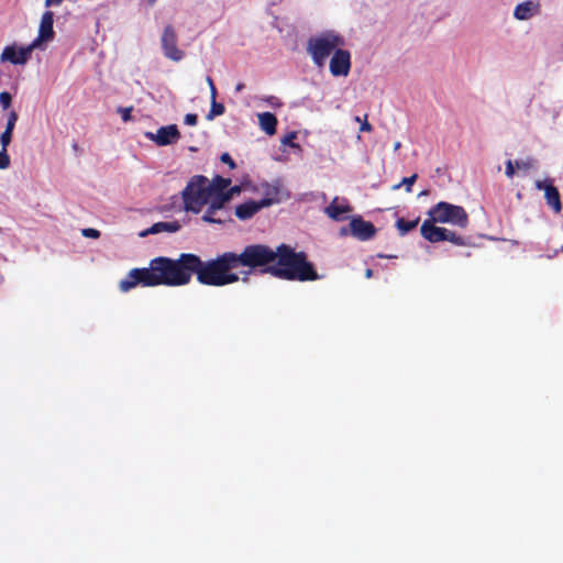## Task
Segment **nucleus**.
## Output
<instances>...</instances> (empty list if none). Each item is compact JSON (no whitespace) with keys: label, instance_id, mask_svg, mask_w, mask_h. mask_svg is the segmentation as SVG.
Wrapping results in <instances>:
<instances>
[{"label":"nucleus","instance_id":"2f4dec72","mask_svg":"<svg viewBox=\"0 0 563 563\" xmlns=\"http://www.w3.org/2000/svg\"><path fill=\"white\" fill-rule=\"evenodd\" d=\"M220 161L222 163L227 164L231 169H234L236 167L235 162L233 161L231 155L229 153H227V152L221 154Z\"/></svg>","mask_w":563,"mask_h":563},{"label":"nucleus","instance_id":"f257e3e1","mask_svg":"<svg viewBox=\"0 0 563 563\" xmlns=\"http://www.w3.org/2000/svg\"><path fill=\"white\" fill-rule=\"evenodd\" d=\"M239 267L251 271L261 268L262 273L284 280L313 282L319 275L305 252H296L294 247L282 243L276 249L266 244H249L241 253H236Z\"/></svg>","mask_w":563,"mask_h":563},{"label":"nucleus","instance_id":"a18cd8bd","mask_svg":"<svg viewBox=\"0 0 563 563\" xmlns=\"http://www.w3.org/2000/svg\"><path fill=\"white\" fill-rule=\"evenodd\" d=\"M206 81H207V85L209 86V88H210L211 86H214L213 79H212L210 76H208V77L206 78Z\"/></svg>","mask_w":563,"mask_h":563},{"label":"nucleus","instance_id":"cd10ccee","mask_svg":"<svg viewBox=\"0 0 563 563\" xmlns=\"http://www.w3.org/2000/svg\"><path fill=\"white\" fill-rule=\"evenodd\" d=\"M132 110H133V107H126V108L119 107L117 111H118V113L121 114L122 120L124 122H128V121L132 120V117H131Z\"/></svg>","mask_w":563,"mask_h":563},{"label":"nucleus","instance_id":"c85d7f7f","mask_svg":"<svg viewBox=\"0 0 563 563\" xmlns=\"http://www.w3.org/2000/svg\"><path fill=\"white\" fill-rule=\"evenodd\" d=\"M10 166V157L7 150L1 148L0 151V169H5Z\"/></svg>","mask_w":563,"mask_h":563},{"label":"nucleus","instance_id":"39448f33","mask_svg":"<svg viewBox=\"0 0 563 563\" xmlns=\"http://www.w3.org/2000/svg\"><path fill=\"white\" fill-rule=\"evenodd\" d=\"M345 44L343 36L334 31H327L310 37L307 42V52L318 67H322L325 59L338 48Z\"/></svg>","mask_w":563,"mask_h":563},{"label":"nucleus","instance_id":"6e6552de","mask_svg":"<svg viewBox=\"0 0 563 563\" xmlns=\"http://www.w3.org/2000/svg\"><path fill=\"white\" fill-rule=\"evenodd\" d=\"M161 42L165 57L174 62H179L184 58L185 52L177 47V34L172 25L165 26Z\"/></svg>","mask_w":563,"mask_h":563},{"label":"nucleus","instance_id":"c756f323","mask_svg":"<svg viewBox=\"0 0 563 563\" xmlns=\"http://www.w3.org/2000/svg\"><path fill=\"white\" fill-rule=\"evenodd\" d=\"M355 121L361 123L360 131L361 132H371L373 126L367 121V114H365L364 120L362 121L360 117H355Z\"/></svg>","mask_w":563,"mask_h":563},{"label":"nucleus","instance_id":"58836bf2","mask_svg":"<svg viewBox=\"0 0 563 563\" xmlns=\"http://www.w3.org/2000/svg\"><path fill=\"white\" fill-rule=\"evenodd\" d=\"M18 119H19L18 113H16L14 110H12V111L9 113V115H8V121H7V122H11V123H14V124H15V123H16V121H18Z\"/></svg>","mask_w":563,"mask_h":563},{"label":"nucleus","instance_id":"20e7f679","mask_svg":"<svg viewBox=\"0 0 563 563\" xmlns=\"http://www.w3.org/2000/svg\"><path fill=\"white\" fill-rule=\"evenodd\" d=\"M211 195L209 179L206 176L196 175L191 177L181 191L185 210L194 213L201 212L203 207L210 201Z\"/></svg>","mask_w":563,"mask_h":563},{"label":"nucleus","instance_id":"f3484780","mask_svg":"<svg viewBox=\"0 0 563 563\" xmlns=\"http://www.w3.org/2000/svg\"><path fill=\"white\" fill-rule=\"evenodd\" d=\"M540 4L533 1H525L519 3L514 11V16L517 20H529L534 14L539 13Z\"/></svg>","mask_w":563,"mask_h":563},{"label":"nucleus","instance_id":"dca6fc26","mask_svg":"<svg viewBox=\"0 0 563 563\" xmlns=\"http://www.w3.org/2000/svg\"><path fill=\"white\" fill-rule=\"evenodd\" d=\"M201 220L207 223L225 224L232 221V209L207 208Z\"/></svg>","mask_w":563,"mask_h":563},{"label":"nucleus","instance_id":"412c9836","mask_svg":"<svg viewBox=\"0 0 563 563\" xmlns=\"http://www.w3.org/2000/svg\"><path fill=\"white\" fill-rule=\"evenodd\" d=\"M232 180L231 178H225L220 175H216L211 180H209V189L212 194L221 190H225Z\"/></svg>","mask_w":563,"mask_h":563},{"label":"nucleus","instance_id":"37998d69","mask_svg":"<svg viewBox=\"0 0 563 563\" xmlns=\"http://www.w3.org/2000/svg\"><path fill=\"white\" fill-rule=\"evenodd\" d=\"M347 234H351V232H350V225H349V227H343V228H341V230H340V235L345 236V235H347Z\"/></svg>","mask_w":563,"mask_h":563},{"label":"nucleus","instance_id":"72a5a7b5","mask_svg":"<svg viewBox=\"0 0 563 563\" xmlns=\"http://www.w3.org/2000/svg\"><path fill=\"white\" fill-rule=\"evenodd\" d=\"M515 168H517L515 162H512L511 159H508L506 162V170H505V174L508 178H512L515 176V173H516Z\"/></svg>","mask_w":563,"mask_h":563},{"label":"nucleus","instance_id":"79ce46f5","mask_svg":"<svg viewBox=\"0 0 563 563\" xmlns=\"http://www.w3.org/2000/svg\"><path fill=\"white\" fill-rule=\"evenodd\" d=\"M15 128V124L14 123H11V122H7V125H5V129H4V132H11L13 133V130Z\"/></svg>","mask_w":563,"mask_h":563},{"label":"nucleus","instance_id":"1a4fd4ad","mask_svg":"<svg viewBox=\"0 0 563 563\" xmlns=\"http://www.w3.org/2000/svg\"><path fill=\"white\" fill-rule=\"evenodd\" d=\"M277 200L264 197L258 201L249 200L235 207L234 214L239 220L246 221L253 218L263 208L271 207Z\"/></svg>","mask_w":563,"mask_h":563},{"label":"nucleus","instance_id":"09e8293b","mask_svg":"<svg viewBox=\"0 0 563 563\" xmlns=\"http://www.w3.org/2000/svg\"><path fill=\"white\" fill-rule=\"evenodd\" d=\"M157 0H147L150 5H154Z\"/></svg>","mask_w":563,"mask_h":563},{"label":"nucleus","instance_id":"de8ad7c7","mask_svg":"<svg viewBox=\"0 0 563 563\" xmlns=\"http://www.w3.org/2000/svg\"><path fill=\"white\" fill-rule=\"evenodd\" d=\"M401 147V143L400 142H396L394 144V151L397 152L399 148Z\"/></svg>","mask_w":563,"mask_h":563},{"label":"nucleus","instance_id":"6ab92c4d","mask_svg":"<svg viewBox=\"0 0 563 563\" xmlns=\"http://www.w3.org/2000/svg\"><path fill=\"white\" fill-rule=\"evenodd\" d=\"M180 224L178 221H172V222H157V223H154L145 233H143L142 235H145L147 233H152V234H156V233H159V232H163V231H166V232H170V233H174V232H177L180 230Z\"/></svg>","mask_w":563,"mask_h":563},{"label":"nucleus","instance_id":"0eeeda50","mask_svg":"<svg viewBox=\"0 0 563 563\" xmlns=\"http://www.w3.org/2000/svg\"><path fill=\"white\" fill-rule=\"evenodd\" d=\"M420 232L421 235L431 243L448 241L457 246L468 245V239L450 229L433 225L432 221H423Z\"/></svg>","mask_w":563,"mask_h":563},{"label":"nucleus","instance_id":"4c0bfd02","mask_svg":"<svg viewBox=\"0 0 563 563\" xmlns=\"http://www.w3.org/2000/svg\"><path fill=\"white\" fill-rule=\"evenodd\" d=\"M227 190L230 192L231 197L233 198L236 195H240L242 191V187L240 185H235L232 187H228Z\"/></svg>","mask_w":563,"mask_h":563},{"label":"nucleus","instance_id":"aec40b11","mask_svg":"<svg viewBox=\"0 0 563 563\" xmlns=\"http://www.w3.org/2000/svg\"><path fill=\"white\" fill-rule=\"evenodd\" d=\"M351 211L349 206H339L335 202V199L325 208V213L333 220L340 221L342 220V214Z\"/></svg>","mask_w":563,"mask_h":563},{"label":"nucleus","instance_id":"3c124183","mask_svg":"<svg viewBox=\"0 0 563 563\" xmlns=\"http://www.w3.org/2000/svg\"><path fill=\"white\" fill-rule=\"evenodd\" d=\"M379 257L393 258L394 256H391V255H388V256L379 255Z\"/></svg>","mask_w":563,"mask_h":563},{"label":"nucleus","instance_id":"8fccbe9b","mask_svg":"<svg viewBox=\"0 0 563 563\" xmlns=\"http://www.w3.org/2000/svg\"><path fill=\"white\" fill-rule=\"evenodd\" d=\"M73 148H74L75 151H78V145H77V143H74V144H73Z\"/></svg>","mask_w":563,"mask_h":563},{"label":"nucleus","instance_id":"9b49d317","mask_svg":"<svg viewBox=\"0 0 563 563\" xmlns=\"http://www.w3.org/2000/svg\"><path fill=\"white\" fill-rule=\"evenodd\" d=\"M351 69V54L341 47L334 51L330 60V73L335 76H347Z\"/></svg>","mask_w":563,"mask_h":563},{"label":"nucleus","instance_id":"f8f14e48","mask_svg":"<svg viewBox=\"0 0 563 563\" xmlns=\"http://www.w3.org/2000/svg\"><path fill=\"white\" fill-rule=\"evenodd\" d=\"M538 190H544V198L547 205L559 214L562 211L561 196L558 188L552 184V180H537L534 184Z\"/></svg>","mask_w":563,"mask_h":563},{"label":"nucleus","instance_id":"473e14b6","mask_svg":"<svg viewBox=\"0 0 563 563\" xmlns=\"http://www.w3.org/2000/svg\"><path fill=\"white\" fill-rule=\"evenodd\" d=\"M214 195L219 199H221V201H223L224 203L230 206V201L232 200V197H231L230 192L227 189L225 190H221V191H217V192H214Z\"/></svg>","mask_w":563,"mask_h":563},{"label":"nucleus","instance_id":"7ed1b4c3","mask_svg":"<svg viewBox=\"0 0 563 563\" xmlns=\"http://www.w3.org/2000/svg\"><path fill=\"white\" fill-rule=\"evenodd\" d=\"M198 262L196 277L201 285L222 287L240 280L233 272L239 267L235 252H224L208 261L198 256Z\"/></svg>","mask_w":563,"mask_h":563},{"label":"nucleus","instance_id":"ea45409f","mask_svg":"<svg viewBox=\"0 0 563 563\" xmlns=\"http://www.w3.org/2000/svg\"><path fill=\"white\" fill-rule=\"evenodd\" d=\"M63 2V0H45V5L51 7L53 4L58 5Z\"/></svg>","mask_w":563,"mask_h":563},{"label":"nucleus","instance_id":"4be33fe9","mask_svg":"<svg viewBox=\"0 0 563 563\" xmlns=\"http://www.w3.org/2000/svg\"><path fill=\"white\" fill-rule=\"evenodd\" d=\"M419 223V219L416 220H406L404 218H399L396 222V227L401 235L407 234L411 230H413Z\"/></svg>","mask_w":563,"mask_h":563},{"label":"nucleus","instance_id":"f03ea898","mask_svg":"<svg viewBox=\"0 0 563 563\" xmlns=\"http://www.w3.org/2000/svg\"><path fill=\"white\" fill-rule=\"evenodd\" d=\"M199 264L198 255L181 253L178 258L155 257L150 262L148 267L133 268L120 280L119 289L128 292L137 285L143 287L184 286L190 283L192 275H196V266Z\"/></svg>","mask_w":563,"mask_h":563},{"label":"nucleus","instance_id":"c9c22d12","mask_svg":"<svg viewBox=\"0 0 563 563\" xmlns=\"http://www.w3.org/2000/svg\"><path fill=\"white\" fill-rule=\"evenodd\" d=\"M185 124L196 125L198 122V115L196 113H187L184 119Z\"/></svg>","mask_w":563,"mask_h":563},{"label":"nucleus","instance_id":"ddd939ff","mask_svg":"<svg viewBox=\"0 0 563 563\" xmlns=\"http://www.w3.org/2000/svg\"><path fill=\"white\" fill-rule=\"evenodd\" d=\"M376 231L377 230L372 222L365 221L360 216L352 218L350 222L351 235L360 241H368L373 239L376 234Z\"/></svg>","mask_w":563,"mask_h":563},{"label":"nucleus","instance_id":"a211bd4d","mask_svg":"<svg viewBox=\"0 0 563 563\" xmlns=\"http://www.w3.org/2000/svg\"><path fill=\"white\" fill-rule=\"evenodd\" d=\"M258 121L261 129L265 131L268 135H273L276 133L277 119L275 114H273L272 112L260 113Z\"/></svg>","mask_w":563,"mask_h":563},{"label":"nucleus","instance_id":"4468645a","mask_svg":"<svg viewBox=\"0 0 563 563\" xmlns=\"http://www.w3.org/2000/svg\"><path fill=\"white\" fill-rule=\"evenodd\" d=\"M146 136L158 146H166L176 143L180 139V133L176 124H170L159 128L155 134L148 132Z\"/></svg>","mask_w":563,"mask_h":563},{"label":"nucleus","instance_id":"bb28decb","mask_svg":"<svg viewBox=\"0 0 563 563\" xmlns=\"http://www.w3.org/2000/svg\"><path fill=\"white\" fill-rule=\"evenodd\" d=\"M12 97L8 91H2L0 93V104L5 110L11 107Z\"/></svg>","mask_w":563,"mask_h":563},{"label":"nucleus","instance_id":"2eb2a0df","mask_svg":"<svg viewBox=\"0 0 563 563\" xmlns=\"http://www.w3.org/2000/svg\"><path fill=\"white\" fill-rule=\"evenodd\" d=\"M54 13L52 11H45L42 15L40 29H38V36L31 43L36 47L42 42H47L53 40L55 32H54Z\"/></svg>","mask_w":563,"mask_h":563},{"label":"nucleus","instance_id":"c03bdc74","mask_svg":"<svg viewBox=\"0 0 563 563\" xmlns=\"http://www.w3.org/2000/svg\"><path fill=\"white\" fill-rule=\"evenodd\" d=\"M245 88V85L243 82H239L235 86V91L241 92Z\"/></svg>","mask_w":563,"mask_h":563},{"label":"nucleus","instance_id":"a878e982","mask_svg":"<svg viewBox=\"0 0 563 563\" xmlns=\"http://www.w3.org/2000/svg\"><path fill=\"white\" fill-rule=\"evenodd\" d=\"M207 208L213 209H231L230 206L221 201L214 194L211 195L210 201H208Z\"/></svg>","mask_w":563,"mask_h":563},{"label":"nucleus","instance_id":"5701e85b","mask_svg":"<svg viewBox=\"0 0 563 563\" xmlns=\"http://www.w3.org/2000/svg\"><path fill=\"white\" fill-rule=\"evenodd\" d=\"M225 112V107L223 103L217 102L216 100L211 101V109L207 114V120L211 121L216 117L222 115Z\"/></svg>","mask_w":563,"mask_h":563},{"label":"nucleus","instance_id":"393cba45","mask_svg":"<svg viewBox=\"0 0 563 563\" xmlns=\"http://www.w3.org/2000/svg\"><path fill=\"white\" fill-rule=\"evenodd\" d=\"M516 167L521 170H529L534 168L536 159L532 157H529L527 159H518L515 162Z\"/></svg>","mask_w":563,"mask_h":563},{"label":"nucleus","instance_id":"a19ab883","mask_svg":"<svg viewBox=\"0 0 563 563\" xmlns=\"http://www.w3.org/2000/svg\"><path fill=\"white\" fill-rule=\"evenodd\" d=\"M210 97H211V101H212V100H216V97H217V88H216V85L210 87Z\"/></svg>","mask_w":563,"mask_h":563},{"label":"nucleus","instance_id":"423d86ee","mask_svg":"<svg viewBox=\"0 0 563 563\" xmlns=\"http://www.w3.org/2000/svg\"><path fill=\"white\" fill-rule=\"evenodd\" d=\"M430 219L435 223H449L460 229H466L470 224V218L466 210L462 206L452 205L450 202L440 201L432 206L428 212Z\"/></svg>","mask_w":563,"mask_h":563},{"label":"nucleus","instance_id":"f704fd0d","mask_svg":"<svg viewBox=\"0 0 563 563\" xmlns=\"http://www.w3.org/2000/svg\"><path fill=\"white\" fill-rule=\"evenodd\" d=\"M81 234L85 238H90V239H98L100 236V232L98 230H96V229H92V228L84 229L81 231Z\"/></svg>","mask_w":563,"mask_h":563},{"label":"nucleus","instance_id":"49530a36","mask_svg":"<svg viewBox=\"0 0 563 563\" xmlns=\"http://www.w3.org/2000/svg\"><path fill=\"white\" fill-rule=\"evenodd\" d=\"M366 278H371L373 276V271L371 268H367L365 272Z\"/></svg>","mask_w":563,"mask_h":563},{"label":"nucleus","instance_id":"e433bc0d","mask_svg":"<svg viewBox=\"0 0 563 563\" xmlns=\"http://www.w3.org/2000/svg\"><path fill=\"white\" fill-rule=\"evenodd\" d=\"M296 139V133L295 132H291L289 134H287L284 139H283V143L285 145H289V146H296V144L294 143V140Z\"/></svg>","mask_w":563,"mask_h":563},{"label":"nucleus","instance_id":"b1692460","mask_svg":"<svg viewBox=\"0 0 563 563\" xmlns=\"http://www.w3.org/2000/svg\"><path fill=\"white\" fill-rule=\"evenodd\" d=\"M417 178H418V175H417V174H413V175H411L410 177H405V178H402V180H401L399 184L394 185V186H393V189H394V190H397V189H399L401 186H405V187H406V191H407V192H411V187H412V185L415 184V181L417 180Z\"/></svg>","mask_w":563,"mask_h":563},{"label":"nucleus","instance_id":"9d476101","mask_svg":"<svg viewBox=\"0 0 563 563\" xmlns=\"http://www.w3.org/2000/svg\"><path fill=\"white\" fill-rule=\"evenodd\" d=\"M34 45L18 48L15 45H8L3 48L0 59L1 62H10L13 65H24L30 59Z\"/></svg>","mask_w":563,"mask_h":563},{"label":"nucleus","instance_id":"7c9ffc66","mask_svg":"<svg viewBox=\"0 0 563 563\" xmlns=\"http://www.w3.org/2000/svg\"><path fill=\"white\" fill-rule=\"evenodd\" d=\"M12 141V133L11 132H2L1 136H0V142H1V146L2 148L7 150V147L9 146V144L11 143Z\"/></svg>","mask_w":563,"mask_h":563}]
</instances>
